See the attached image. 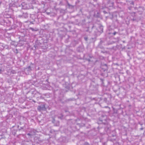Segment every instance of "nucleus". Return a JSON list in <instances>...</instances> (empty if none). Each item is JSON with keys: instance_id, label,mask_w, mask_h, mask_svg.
Wrapping results in <instances>:
<instances>
[{"instance_id": "nucleus-1", "label": "nucleus", "mask_w": 145, "mask_h": 145, "mask_svg": "<svg viewBox=\"0 0 145 145\" xmlns=\"http://www.w3.org/2000/svg\"><path fill=\"white\" fill-rule=\"evenodd\" d=\"M38 132L34 129H31L30 131V133L27 134V135L30 136L31 137H33V136L37 134Z\"/></svg>"}, {"instance_id": "nucleus-2", "label": "nucleus", "mask_w": 145, "mask_h": 145, "mask_svg": "<svg viewBox=\"0 0 145 145\" xmlns=\"http://www.w3.org/2000/svg\"><path fill=\"white\" fill-rule=\"evenodd\" d=\"M37 109L39 111L44 110L45 109V105H42L39 106Z\"/></svg>"}, {"instance_id": "nucleus-3", "label": "nucleus", "mask_w": 145, "mask_h": 145, "mask_svg": "<svg viewBox=\"0 0 145 145\" xmlns=\"http://www.w3.org/2000/svg\"><path fill=\"white\" fill-rule=\"evenodd\" d=\"M29 29H31V30H32V31H37V30H35L32 27H30L29 28Z\"/></svg>"}, {"instance_id": "nucleus-4", "label": "nucleus", "mask_w": 145, "mask_h": 145, "mask_svg": "<svg viewBox=\"0 0 145 145\" xmlns=\"http://www.w3.org/2000/svg\"><path fill=\"white\" fill-rule=\"evenodd\" d=\"M18 16L20 17V18H21V17H22V16H21V15H18Z\"/></svg>"}, {"instance_id": "nucleus-5", "label": "nucleus", "mask_w": 145, "mask_h": 145, "mask_svg": "<svg viewBox=\"0 0 145 145\" xmlns=\"http://www.w3.org/2000/svg\"><path fill=\"white\" fill-rule=\"evenodd\" d=\"M28 69H31V67H30V66L29 67H28Z\"/></svg>"}, {"instance_id": "nucleus-6", "label": "nucleus", "mask_w": 145, "mask_h": 145, "mask_svg": "<svg viewBox=\"0 0 145 145\" xmlns=\"http://www.w3.org/2000/svg\"><path fill=\"white\" fill-rule=\"evenodd\" d=\"M116 32H114V35H115L116 34Z\"/></svg>"}, {"instance_id": "nucleus-7", "label": "nucleus", "mask_w": 145, "mask_h": 145, "mask_svg": "<svg viewBox=\"0 0 145 145\" xmlns=\"http://www.w3.org/2000/svg\"><path fill=\"white\" fill-rule=\"evenodd\" d=\"M68 5H69V4H68Z\"/></svg>"}, {"instance_id": "nucleus-8", "label": "nucleus", "mask_w": 145, "mask_h": 145, "mask_svg": "<svg viewBox=\"0 0 145 145\" xmlns=\"http://www.w3.org/2000/svg\"><path fill=\"white\" fill-rule=\"evenodd\" d=\"M141 129L142 130V128H141Z\"/></svg>"}]
</instances>
